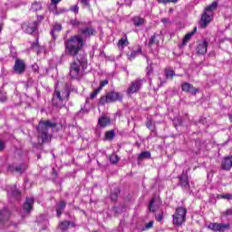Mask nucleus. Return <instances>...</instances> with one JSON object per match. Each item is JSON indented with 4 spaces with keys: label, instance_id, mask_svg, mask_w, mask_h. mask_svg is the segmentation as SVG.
<instances>
[{
    "label": "nucleus",
    "instance_id": "f257e3e1",
    "mask_svg": "<svg viewBox=\"0 0 232 232\" xmlns=\"http://www.w3.org/2000/svg\"><path fill=\"white\" fill-rule=\"evenodd\" d=\"M83 46L84 40L79 34L72 36L64 42L65 53L71 57H76V59L79 55H84L82 53Z\"/></svg>",
    "mask_w": 232,
    "mask_h": 232
},
{
    "label": "nucleus",
    "instance_id": "f03ea898",
    "mask_svg": "<svg viewBox=\"0 0 232 232\" xmlns=\"http://www.w3.org/2000/svg\"><path fill=\"white\" fill-rule=\"evenodd\" d=\"M81 66L82 70L88 68V60L86 55H78L76 60L71 63L69 67V75L72 79H81Z\"/></svg>",
    "mask_w": 232,
    "mask_h": 232
},
{
    "label": "nucleus",
    "instance_id": "7ed1b4c3",
    "mask_svg": "<svg viewBox=\"0 0 232 232\" xmlns=\"http://www.w3.org/2000/svg\"><path fill=\"white\" fill-rule=\"evenodd\" d=\"M70 98V85L66 84L63 90L58 91L55 89L52 103L55 108H64L68 99Z\"/></svg>",
    "mask_w": 232,
    "mask_h": 232
},
{
    "label": "nucleus",
    "instance_id": "20e7f679",
    "mask_svg": "<svg viewBox=\"0 0 232 232\" xmlns=\"http://www.w3.org/2000/svg\"><path fill=\"white\" fill-rule=\"evenodd\" d=\"M57 123L52 122L51 121H41L37 126L38 131V142L39 144H45L50 140V134H48V130L50 128H55Z\"/></svg>",
    "mask_w": 232,
    "mask_h": 232
},
{
    "label": "nucleus",
    "instance_id": "39448f33",
    "mask_svg": "<svg viewBox=\"0 0 232 232\" xmlns=\"http://www.w3.org/2000/svg\"><path fill=\"white\" fill-rule=\"evenodd\" d=\"M117 101H122V94L117 92H108L105 96H102L100 99V104L104 105L110 102H117Z\"/></svg>",
    "mask_w": 232,
    "mask_h": 232
},
{
    "label": "nucleus",
    "instance_id": "423d86ee",
    "mask_svg": "<svg viewBox=\"0 0 232 232\" xmlns=\"http://www.w3.org/2000/svg\"><path fill=\"white\" fill-rule=\"evenodd\" d=\"M188 209L184 207H179L176 209L175 214L173 215V224L176 226H180L186 222V214Z\"/></svg>",
    "mask_w": 232,
    "mask_h": 232
},
{
    "label": "nucleus",
    "instance_id": "0eeeda50",
    "mask_svg": "<svg viewBox=\"0 0 232 232\" xmlns=\"http://www.w3.org/2000/svg\"><path fill=\"white\" fill-rule=\"evenodd\" d=\"M144 79H136L130 82V85L127 89V93L130 95H133V93H137L142 88V84L144 83Z\"/></svg>",
    "mask_w": 232,
    "mask_h": 232
},
{
    "label": "nucleus",
    "instance_id": "6e6552de",
    "mask_svg": "<svg viewBox=\"0 0 232 232\" xmlns=\"http://www.w3.org/2000/svg\"><path fill=\"white\" fill-rule=\"evenodd\" d=\"M231 225L229 223L224 224V223H210L208 225V229H211V231H219L224 232L227 231V229H230Z\"/></svg>",
    "mask_w": 232,
    "mask_h": 232
},
{
    "label": "nucleus",
    "instance_id": "1a4fd4ad",
    "mask_svg": "<svg viewBox=\"0 0 232 232\" xmlns=\"http://www.w3.org/2000/svg\"><path fill=\"white\" fill-rule=\"evenodd\" d=\"M80 34L83 37H92V35H97V31L92 26L85 25L80 27Z\"/></svg>",
    "mask_w": 232,
    "mask_h": 232
},
{
    "label": "nucleus",
    "instance_id": "9d476101",
    "mask_svg": "<svg viewBox=\"0 0 232 232\" xmlns=\"http://www.w3.org/2000/svg\"><path fill=\"white\" fill-rule=\"evenodd\" d=\"M179 179L180 188H182V189H189V178L188 177V171L183 170Z\"/></svg>",
    "mask_w": 232,
    "mask_h": 232
},
{
    "label": "nucleus",
    "instance_id": "9b49d317",
    "mask_svg": "<svg viewBox=\"0 0 232 232\" xmlns=\"http://www.w3.org/2000/svg\"><path fill=\"white\" fill-rule=\"evenodd\" d=\"M14 70L15 73H24V70H26V63H24V61L21 59H16L14 62Z\"/></svg>",
    "mask_w": 232,
    "mask_h": 232
},
{
    "label": "nucleus",
    "instance_id": "f8f14e48",
    "mask_svg": "<svg viewBox=\"0 0 232 232\" xmlns=\"http://www.w3.org/2000/svg\"><path fill=\"white\" fill-rule=\"evenodd\" d=\"M232 168V155L225 157L221 161V169L229 171Z\"/></svg>",
    "mask_w": 232,
    "mask_h": 232
},
{
    "label": "nucleus",
    "instance_id": "ddd939ff",
    "mask_svg": "<svg viewBox=\"0 0 232 232\" xmlns=\"http://www.w3.org/2000/svg\"><path fill=\"white\" fill-rule=\"evenodd\" d=\"M31 50L35 53H37V55L44 52V46L39 44V36H37L35 38V41L31 44Z\"/></svg>",
    "mask_w": 232,
    "mask_h": 232
},
{
    "label": "nucleus",
    "instance_id": "4468645a",
    "mask_svg": "<svg viewBox=\"0 0 232 232\" xmlns=\"http://www.w3.org/2000/svg\"><path fill=\"white\" fill-rule=\"evenodd\" d=\"M213 18V14L204 13L201 16L200 27L206 28L209 23H211V19Z\"/></svg>",
    "mask_w": 232,
    "mask_h": 232
},
{
    "label": "nucleus",
    "instance_id": "2eb2a0df",
    "mask_svg": "<svg viewBox=\"0 0 232 232\" xmlns=\"http://www.w3.org/2000/svg\"><path fill=\"white\" fill-rule=\"evenodd\" d=\"M196 52H197L198 55L206 54L208 52V42H206V41L199 42L196 48Z\"/></svg>",
    "mask_w": 232,
    "mask_h": 232
},
{
    "label": "nucleus",
    "instance_id": "dca6fc26",
    "mask_svg": "<svg viewBox=\"0 0 232 232\" xmlns=\"http://www.w3.org/2000/svg\"><path fill=\"white\" fill-rule=\"evenodd\" d=\"M181 88L182 91L186 92L187 93H191L192 95H195V93H197V90L195 89V87H193V84L191 83L185 82L182 84Z\"/></svg>",
    "mask_w": 232,
    "mask_h": 232
},
{
    "label": "nucleus",
    "instance_id": "f3484780",
    "mask_svg": "<svg viewBox=\"0 0 232 232\" xmlns=\"http://www.w3.org/2000/svg\"><path fill=\"white\" fill-rule=\"evenodd\" d=\"M111 122V120H110L109 117L102 116L98 120V126H100V128H106V126H110Z\"/></svg>",
    "mask_w": 232,
    "mask_h": 232
},
{
    "label": "nucleus",
    "instance_id": "a211bd4d",
    "mask_svg": "<svg viewBox=\"0 0 232 232\" xmlns=\"http://www.w3.org/2000/svg\"><path fill=\"white\" fill-rule=\"evenodd\" d=\"M132 23L134 26H144L146 24V20L144 18H141L140 16H134L132 18Z\"/></svg>",
    "mask_w": 232,
    "mask_h": 232
},
{
    "label": "nucleus",
    "instance_id": "6ab92c4d",
    "mask_svg": "<svg viewBox=\"0 0 232 232\" xmlns=\"http://www.w3.org/2000/svg\"><path fill=\"white\" fill-rule=\"evenodd\" d=\"M159 209V205L157 204V198H152L150 202L149 203V211L151 213H155Z\"/></svg>",
    "mask_w": 232,
    "mask_h": 232
},
{
    "label": "nucleus",
    "instance_id": "aec40b11",
    "mask_svg": "<svg viewBox=\"0 0 232 232\" xmlns=\"http://www.w3.org/2000/svg\"><path fill=\"white\" fill-rule=\"evenodd\" d=\"M217 8H218V2L214 1L210 5H208L207 7H205V12L207 14H213V12L217 10Z\"/></svg>",
    "mask_w": 232,
    "mask_h": 232
},
{
    "label": "nucleus",
    "instance_id": "412c9836",
    "mask_svg": "<svg viewBox=\"0 0 232 232\" xmlns=\"http://www.w3.org/2000/svg\"><path fill=\"white\" fill-rule=\"evenodd\" d=\"M8 218H10V210L4 208L0 212V222H5V220H8Z\"/></svg>",
    "mask_w": 232,
    "mask_h": 232
},
{
    "label": "nucleus",
    "instance_id": "4be33fe9",
    "mask_svg": "<svg viewBox=\"0 0 232 232\" xmlns=\"http://www.w3.org/2000/svg\"><path fill=\"white\" fill-rule=\"evenodd\" d=\"M195 35V32H190L185 35L183 38L182 44L179 45V48H184L188 43H189L190 39Z\"/></svg>",
    "mask_w": 232,
    "mask_h": 232
},
{
    "label": "nucleus",
    "instance_id": "5701e85b",
    "mask_svg": "<svg viewBox=\"0 0 232 232\" xmlns=\"http://www.w3.org/2000/svg\"><path fill=\"white\" fill-rule=\"evenodd\" d=\"M62 30H63V25L59 23H55L53 30L51 31V35L53 39H57V36H55L54 32H61Z\"/></svg>",
    "mask_w": 232,
    "mask_h": 232
},
{
    "label": "nucleus",
    "instance_id": "b1692460",
    "mask_svg": "<svg viewBox=\"0 0 232 232\" xmlns=\"http://www.w3.org/2000/svg\"><path fill=\"white\" fill-rule=\"evenodd\" d=\"M146 127L148 128V130H150L151 133L157 135V128L155 127V124H153V121L151 120L147 121Z\"/></svg>",
    "mask_w": 232,
    "mask_h": 232
},
{
    "label": "nucleus",
    "instance_id": "393cba45",
    "mask_svg": "<svg viewBox=\"0 0 232 232\" xmlns=\"http://www.w3.org/2000/svg\"><path fill=\"white\" fill-rule=\"evenodd\" d=\"M146 159H151V152L143 151L138 156V160H146Z\"/></svg>",
    "mask_w": 232,
    "mask_h": 232
},
{
    "label": "nucleus",
    "instance_id": "a878e982",
    "mask_svg": "<svg viewBox=\"0 0 232 232\" xmlns=\"http://www.w3.org/2000/svg\"><path fill=\"white\" fill-rule=\"evenodd\" d=\"M44 20V15L37 16V20L33 23V32H35L36 28L39 27V24H41V22Z\"/></svg>",
    "mask_w": 232,
    "mask_h": 232
},
{
    "label": "nucleus",
    "instance_id": "bb28decb",
    "mask_svg": "<svg viewBox=\"0 0 232 232\" xmlns=\"http://www.w3.org/2000/svg\"><path fill=\"white\" fill-rule=\"evenodd\" d=\"M68 227H70V221H62L58 226V229H61L63 232L68 231Z\"/></svg>",
    "mask_w": 232,
    "mask_h": 232
},
{
    "label": "nucleus",
    "instance_id": "cd10ccee",
    "mask_svg": "<svg viewBox=\"0 0 232 232\" xmlns=\"http://www.w3.org/2000/svg\"><path fill=\"white\" fill-rule=\"evenodd\" d=\"M24 169H25L24 165H19L17 167H14V166L10 165L8 167L9 171H17L18 173L24 171Z\"/></svg>",
    "mask_w": 232,
    "mask_h": 232
},
{
    "label": "nucleus",
    "instance_id": "c85d7f7f",
    "mask_svg": "<svg viewBox=\"0 0 232 232\" xmlns=\"http://www.w3.org/2000/svg\"><path fill=\"white\" fill-rule=\"evenodd\" d=\"M71 24L72 26H76L80 32L81 28H82V26H86V22H79L77 20H71Z\"/></svg>",
    "mask_w": 232,
    "mask_h": 232
},
{
    "label": "nucleus",
    "instance_id": "c756f323",
    "mask_svg": "<svg viewBox=\"0 0 232 232\" xmlns=\"http://www.w3.org/2000/svg\"><path fill=\"white\" fill-rule=\"evenodd\" d=\"M147 64H148V66L146 68L147 77H150L151 74L153 73V67L151 66V64H153V63H151V62L150 63V58H148V57H147Z\"/></svg>",
    "mask_w": 232,
    "mask_h": 232
},
{
    "label": "nucleus",
    "instance_id": "7c9ffc66",
    "mask_svg": "<svg viewBox=\"0 0 232 232\" xmlns=\"http://www.w3.org/2000/svg\"><path fill=\"white\" fill-rule=\"evenodd\" d=\"M43 9V4L41 2H34L32 4V11L33 12H39V10Z\"/></svg>",
    "mask_w": 232,
    "mask_h": 232
},
{
    "label": "nucleus",
    "instance_id": "2f4dec72",
    "mask_svg": "<svg viewBox=\"0 0 232 232\" xmlns=\"http://www.w3.org/2000/svg\"><path fill=\"white\" fill-rule=\"evenodd\" d=\"M120 193H121V190L119 188H114V190L111 194V199L113 202H117V198H119Z\"/></svg>",
    "mask_w": 232,
    "mask_h": 232
},
{
    "label": "nucleus",
    "instance_id": "473e14b6",
    "mask_svg": "<svg viewBox=\"0 0 232 232\" xmlns=\"http://www.w3.org/2000/svg\"><path fill=\"white\" fill-rule=\"evenodd\" d=\"M105 139H107V140H113V139H115V130H111L105 132Z\"/></svg>",
    "mask_w": 232,
    "mask_h": 232
},
{
    "label": "nucleus",
    "instance_id": "72a5a7b5",
    "mask_svg": "<svg viewBox=\"0 0 232 232\" xmlns=\"http://www.w3.org/2000/svg\"><path fill=\"white\" fill-rule=\"evenodd\" d=\"M140 53V49H138L136 51H132L130 54H128L129 61H133Z\"/></svg>",
    "mask_w": 232,
    "mask_h": 232
},
{
    "label": "nucleus",
    "instance_id": "f704fd0d",
    "mask_svg": "<svg viewBox=\"0 0 232 232\" xmlns=\"http://www.w3.org/2000/svg\"><path fill=\"white\" fill-rule=\"evenodd\" d=\"M20 196L21 192L15 188L8 192V197H14V198H19Z\"/></svg>",
    "mask_w": 232,
    "mask_h": 232
},
{
    "label": "nucleus",
    "instance_id": "c9c22d12",
    "mask_svg": "<svg viewBox=\"0 0 232 232\" xmlns=\"http://www.w3.org/2000/svg\"><path fill=\"white\" fill-rule=\"evenodd\" d=\"M118 46H121V48H124V46H128V38H121L118 42Z\"/></svg>",
    "mask_w": 232,
    "mask_h": 232
},
{
    "label": "nucleus",
    "instance_id": "e433bc0d",
    "mask_svg": "<svg viewBox=\"0 0 232 232\" xmlns=\"http://www.w3.org/2000/svg\"><path fill=\"white\" fill-rule=\"evenodd\" d=\"M119 160H120V159L117 154H111L110 156V161L111 164H117V162H119Z\"/></svg>",
    "mask_w": 232,
    "mask_h": 232
},
{
    "label": "nucleus",
    "instance_id": "4c0bfd02",
    "mask_svg": "<svg viewBox=\"0 0 232 232\" xmlns=\"http://www.w3.org/2000/svg\"><path fill=\"white\" fill-rule=\"evenodd\" d=\"M165 73L168 79H173L175 77V72L173 70H166Z\"/></svg>",
    "mask_w": 232,
    "mask_h": 232
},
{
    "label": "nucleus",
    "instance_id": "58836bf2",
    "mask_svg": "<svg viewBox=\"0 0 232 232\" xmlns=\"http://www.w3.org/2000/svg\"><path fill=\"white\" fill-rule=\"evenodd\" d=\"M24 209L26 213H30V199L26 198L25 203L24 204Z\"/></svg>",
    "mask_w": 232,
    "mask_h": 232
},
{
    "label": "nucleus",
    "instance_id": "ea45409f",
    "mask_svg": "<svg viewBox=\"0 0 232 232\" xmlns=\"http://www.w3.org/2000/svg\"><path fill=\"white\" fill-rule=\"evenodd\" d=\"M108 83H109L108 79L102 81L100 82V86L98 87V90H100L101 92L104 86H107Z\"/></svg>",
    "mask_w": 232,
    "mask_h": 232
},
{
    "label": "nucleus",
    "instance_id": "a19ab883",
    "mask_svg": "<svg viewBox=\"0 0 232 232\" xmlns=\"http://www.w3.org/2000/svg\"><path fill=\"white\" fill-rule=\"evenodd\" d=\"M99 93H101V89H95L94 92L91 93V99H95Z\"/></svg>",
    "mask_w": 232,
    "mask_h": 232
},
{
    "label": "nucleus",
    "instance_id": "79ce46f5",
    "mask_svg": "<svg viewBox=\"0 0 232 232\" xmlns=\"http://www.w3.org/2000/svg\"><path fill=\"white\" fill-rule=\"evenodd\" d=\"M155 43H157V36L154 34L149 41V46H152V44H155Z\"/></svg>",
    "mask_w": 232,
    "mask_h": 232
},
{
    "label": "nucleus",
    "instance_id": "37998d69",
    "mask_svg": "<svg viewBox=\"0 0 232 232\" xmlns=\"http://www.w3.org/2000/svg\"><path fill=\"white\" fill-rule=\"evenodd\" d=\"M219 198H225L226 200H232V194L220 195Z\"/></svg>",
    "mask_w": 232,
    "mask_h": 232
},
{
    "label": "nucleus",
    "instance_id": "c03bdc74",
    "mask_svg": "<svg viewBox=\"0 0 232 232\" xmlns=\"http://www.w3.org/2000/svg\"><path fill=\"white\" fill-rule=\"evenodd\" d=\"M63 0H51V5L53 8H57V5H59Z\"/></svg>",
    "mask_w": 232,
    "mask_h": 232
},
{
    "label": "nucleus",
    "instance_id": "a18cd8bd",
    "mask_svg": "<svg viewBox=\"0 0 232 232\" xmlns=\"http://www.w3.org/2000/svg\"><path fill=\"white\" fill-rule=\"evenodd\" d=\"M71 12H73L74 14H79V5H72L70 7Z\"/></svg>",
    "mask_w": 232,
    "mask_h": 232
},
{
    "label": "nucleus",
    "instance_id": "49530a36",
    "mask_svg": "<svg viewBox=\"0 0 232 232\" xmlns=\"http://www.w3.org/2000/svg\"><path fill=\"white\" fill-rule=\"evenodd\" d=\"M64 208H66V202H64V201H61L60 203H59V207L56 208V209H60V210H63L64 209Z\"/></svg>",
    "mask_w": 232,
    "mask_h": 232
},
{
    "label": "nucleus",
    "instance_id": "de8ad7c7",
    "mask_svg": "<svg viewBox=\"0 0 232 232\" xmlns=\"http://www.w3.org/2000/svg\"><path fill=\"white\" fill-rule=\"evenodd\" d=\"M32 70L34 72V73H39V65L34 64L32 65Z\"/></svg>",
    "mask_w": 232,
    "mask_h": 232
},
{
    "label": "nucleus",
    "instance_id": "09e8293b",
    "mask_svg": "<svg viewBox=\"0 0 232 232\" xmlns=\"http://www.w3.org/2000/svg\"><path fill=\"white\" fill-rule=\"evenodd\" d=\"M163 218V214L160 213L156 216V220H158V222H161Z\"/></svg>",
    "mask_w": 232,
    "mask_h": 232
},
{
    "label": "nucleus",
    "instance_id": "8fccbe9b",
    "mask_svg": "<svg viewBox=\"0 0 232 232\" xmlns=\"http://www.w3.org/2000/svg\"><path fill=\"white\" fill-rule=\"evenodd\" d=\"M225 215H226L227 217L232 216V208L227 209V210L225 211Z\"/></svg>",
    "mask_w": 232,
    "mask_h": 232
},
{
    "label": "nucleus",
    "instance_id": "3c124183",
    "mask_svg": "<svg viewBox=\"0 0 232 232\" xmlns=\"http://www.w3.org/2000/svg\"><path fill=\"white\" fill-rule=\"evenodd\" d=\"M82 5L84 6H90V0H81Z\"/></svg>",
    "mask_w": 232,
    "mask_h": 232
},
{
    "label": "nucleus",
    "instance_id": "603ef678",
    "mask_svg": "<svg viewBox=\"0 0 232 232\" xmlns=\"http://www.w3.org/2000/svg\"><path fill=\"white\" fill-rule=\"evenodd\" d=\"M145 227H146L147 229H150V227H153V221H150V222L145 226Z\"/></svg>",
    "mask_w": 232,
    "mask_h": 232
},
{
    "label": "nucleus",
    "instance_id": "864d4df0",
    "mask_svg": "<svg viewBox=\"0 0 232 232\" xmlns=\"http://www.w3.org/2000/svg\"><path fill=\"white\" fill-rule=\"evenodd\" d=\"M5 150V142L3 140H0V151H3Z\"/></svg>",
    "mask_w": 232,
    "mask_h": 232
},
{
    "label": "nucleus",
    "instance_id": "5fc2aeb1",
    "mask_svg": "<svg viewBox=\"0 0 232 232\" xmlns=\"http://www.w3.org/2000/svg\"><path fill=\"white\" fill-rule=\"evenodd\" d=\"M56 215L57 217H61V215H63V210L56 208Z\"/></svg>",
    "mask_w": 232,
    "mask_h": 232
},
{
    "label": "nucleus",
    "instance_id": "6e6d98bb",
    "mask_svg": "<svg viewBox=\"0 0 232 232\" xmlns=\"http://www.w3.org/2000/svg\"><path fill=\"white\" fill-rule=\"evenodd\" d=\"M161 23H163V24H166L169 23V20L168 18H162Z\"/></svg>",
    "mask_w": 232,
    "mask_h": 232
},
{
    "label": "nucleus",
    "instance_id": "4d7b16f0",
    "mask_svg": "<svg viewBox=\"0 0 232 232\" xmlns=\"http://www.w3.org/2000/svg\"><path fill=\"white\" fill-rule=\"evenodd\" d=\"M159 3H161L162 5H168L169 3V0H159Z\"/></svg>",
    "mask_w": 232,
    "mask_h": 232
},
{
    "label": "nucleus",
    "instance_id": "13d9d810",
    "mask_svg": "<svg viewBox=\"0 0 232 232\" xmlns=\"http://www.w3.org/2000/svg\"><path fill=\"white\" fill-rule=\"evenodd\" d=\"M34 204V198H30V210L32 211V206Z\"/></svg>",
    "mask_w": 232,
    "mask_h": 232
},
{
    "label": "nucleus",
    "instance_id": "bf43d9fd",
    "mask_svg": "<svg viewBox=\"0 0 232 232\" xmlns=\"http://www.w3.org/2000/svg\"><path fill=\"white\" fill-rule=\"evenodd\" d=\"M22 28H23V30H28V29H26V28H28V24H23Z\"/></svg>",
    "mask_w": 232,
    "mask_h": 232
},
{
    "label": "nucleus",
    "instance_id": "052dcab7",
    "mask_svg": "<svg viewBox=\"0 0 232 232\" xmlns=\"http://www.w3.org/2000/svg\"><path fill=\"white\" fill-rule=\"evenodd\" d=\"M126 5H127L128 6H131V0H129V2H126Z\"/></svg>",
    "mask_w": 232,
    "mask_h": 232
},
{
    "label": "nucleus",
    "instance_id": "680f3d73",
    "mask_svg": "<svg viewBox=\"0 0 232 232\" xmlns=\"http://www.w3.org/2000/svg\"><path fill=\"white\" fill-rule=\"evenodd\" d=\"M63 12H64V10L60 11V12H55L54 14H55V15H59V14H63Z\"/></svg>",
    "mask_w": 232,
    "mask_h": 232
},
{
    "label": "nucleus",
    "instance_id": "e2e57ef3",
    "mask_svg": "<svg viewBox=\"0 0 232 232\" xmlns=\"http://www.w3.org/2000/svg\"><path fill=\"white\" fill-rule=\"evenodd\" d=\"M179 0H169V3H177Z\"/></svg>",
    "mask_w": 232,
    "mask_h": 232
},
{
    "label": "nucleus",
    "instance_id": "0e129e2a",
    "mask_svg": "<svg viewBox=\"0 0 232 232\" xmlns=\"http://www.w3.org/2000/svg\"><path fill=\"white\" fill-rule=\"evenodd\" d=\"M3 32V24H0V34Z\"/></svg>",
    "mask_w": 232,
    "mask_h": 232
},
{
    "label": "nucleus",
    "instance_id": "69168bd1",
    "mask_svg": "<svg viewBox=\"0 0 232 232\" xmlns=\"http://www.w3.org/2000/svg\"><path fill=\"white\" fill-rule=\"evenodd\" d=\"M192 32H194V34H197V27H194V30Z\"/></svg>",
    "mask_w": 232,
    "mask_h": 232
},
{
    "label": "nucleus",
    "instance_id": "338daca9",
    "mask_svg": "<svg viewBox=\"0 0 232 232\" xmlns=\"http://www.w3.org/2000/svg\"><path fill=\"white\" fill-rule=\"evenodd\" d=\"M229 120L232 121V113L229 115Z\"/></svg>",
    "mask_w": 232,
    "mask_h": 232
},
{
    "label": "nucleus",
    "instance_id": "774afa93",
    "mask_svg": "<svg viewBox=\"0 0 232 232\" xmlns=\"http://www.w3.org/2000/svg\"><path fill=\"white\" fill-rule=\"evenodd\" d=\"M169 12H170V13L173 12V9L170 8V9H169Z\"/></svg>",
    "mask_w": 232,
    "mask_h": 232
}]
</instances>
